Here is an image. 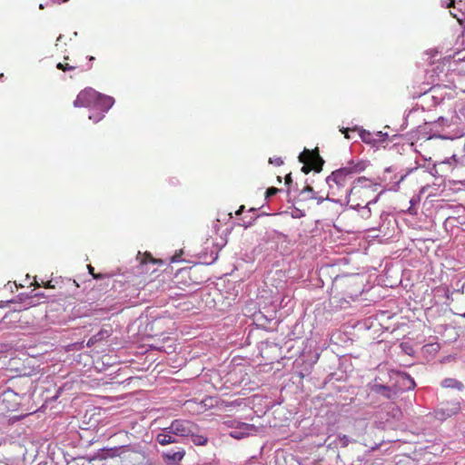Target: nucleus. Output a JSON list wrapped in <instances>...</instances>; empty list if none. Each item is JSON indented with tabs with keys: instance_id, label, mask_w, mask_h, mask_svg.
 I'll return each mask as SVG.
<instances>
[{
	"instance_id": "nucleus-29",
	"label": "nucleus",
	"mask_w": 465,
	"mask_h": 465,
	"mask_svg": "<svg viewBox=\"0 0 465 465\" xmlns=\"http://www.w3.org/2000/svg\"><path fill=\"white\" fill-rule=\"evenodd\" d=\"M56 68L59 69V70H63V71H71V70H74L75 67L72 66V65H70L68 64H64L62 63H58L56 64Z\"/></svg>"
},
{
	"instance_id": "nucleus-4",
	"label": "nucleus",
	"mask_w": 465,
	"mask_h": 465,
	"mask_svg": "<svg viewBox=\"0 0 465 465\" xmlns=\"http://www.w3.org/2000/svg\"><path fill=\"white\" fill-rule=\"evenodd\" d=\"M350 178H351V173L345 166L331 172L325 179L329 186V193H331V195L337 194Z\"/></svg>"
},
{
	"instance_id": "nucleus-48",
	"label": "nucleus",
	"mask_w": 465,
	"mask_h": 465,
	"mask_svg": "<svg viewBox=\"0 0 465 465\" xmlns=\"http://www.w3.org/2000/svg\"><path fill=\"white\" fill-rule=\"evenodd\" d=\"M217 258H218V252H216L214 253V256H213L212 260L210 262H207L206 263L212 264V263H213L217 260Z\"/></svg>"
},
{
	"instance_id": "nucleus-30",
	"label": "nucleus",
	"mask_w": 465,
	"mask_h": 465,
	"mask_svg": "<svg viewBox=\"0 0 465 465\" xmlns=\"http://www.w3.org/2000/svg\"><path fill=\"white\" fill-rule=\"evenodd\" d=\"M29 296H32V301L35 298H45V294L44 292H35V290H32L29 292Z\"/></svg>"
},
{
	"instance_id": "nucleus-12",
	"label": "nucleus",
	"mask_w": 465,
	"mask_h": 465,
	"mask_svg": "<svg viewBox=\"0 0 465 465\" xmlns=\"http://www.w3.org/2000/svg\"><path fill=\"white\" fill-rule=\"evenodd\" d=\"M18 381H20L21 384L25 386L24 389H21L19 391H15V389H7L2 393V395L6 397L9 393H14L15 395H17L22 399L29 397L33 387L32 381L28 378H20Z\"/></svg>"
},
{
	"instance_id": "nucleus-8",
	"label": "nucleus",
	"mask_w": 465,
	"mask_h": 465,
	"mask_svg": "<svg viewBox=\"0 0 465 465\" xmlns=\"http://www.w3.org/2000/svg\"><path fill=\"white\" fill-rule=\"evenodd\" d=\"M185 450L183 447L175 446L161 452V456L164 462L168 465H177L183 459Z\"/></svg>"
},
{
	"instance_id": "nucleus-7",
	"label": "nucleus",
	"mask_w": 465,
	"mask_h": 465,
	"mask_svg": "<svg viewBox=\"0 0 465 465\" xmlns=\"http://www.w3.org/2000/svg\"><path fill=\"white\" fill-rule=\"evenodd\" d=\"M26 318V312L21 311H11L4 315H0V323L9 325L12 328H22L23 323H29V321L22 322V318Z\"/></svg>"
},
{
	"instance_id": "nucleus-18",
	"label": "nucleus",
	"mask_w": 465,
	"mask_h": 465,
	"mask_svg": "<svg viewBox=\"0 0 465 465\" xmlns=\"http://www.w3.org/2000/svg\"><path fill=\"white\" fill-rule=\"evenodd\" d=\"M195 431L196 430H194L193 433L189 435V436H191L192 441L193 442V444H195L196 446L206 445V443L208 441L207 437H205L203 435L197 434Z\"/></svg>"
},
{
	"instance_id": "nucleus-10",
	"label": "nucleus",
	"mask_w": 465,
	"mask_h": 465,
	"mask_svg": "<svg viewBox=\"0 0 465 465\" xmlns=\"http://www.w3.org/2000/svg\"><path fill=\"white\" fill-rule=\"evenodd\" d=\"M371 391L374 393L383 396L388 400L396 399L401 393V389L395 386V384L393 386H388L384 384L374 383L371 386Z\"/></svg>"
},
{
	"instance_id": "nucleus-50",
	"label": "nucleus",
	"mask_w": 465,
	"mask_h": 465,
	"mask_svg": "<svg viewBox=\"0 0 465 465\" xmlns=\"http://www.w3.org/2000/svg\"><path fill=\"white\" fill-rule=\"evenodd\" d=\"M426 54H430V58H433L436 54H438L437 51H429L426 53Z\"/></svg>"
},
{
	"instance_id": "nucleus-55",
	"label": "nucleus",
	"mask_w": 465,
	"mask_h": 465,
	"mask_svg": "<svg viewBox=\"0 0 465 465\" xmlns=\"http://www.w3.org/2000/svg\"><path fill=\"white\" fill-rule=\"evenodd\" d=\"M45 288H52L53 285H51V282H48L46 284H45Z\"/></svg>"
},
{
	"instance_id": "nucleus-5",
	"label": "nucleus",
	"mask_w": 465,
	"mask_h": 465,
	"mask_svg": "<svg viewBox=\"0 0 465 465\" xmlns=\"http://www.w3.org/2000/svg\"><path fill=\"white\" fill-rule=\"evenodd\" d=\"M225 424L231 430L228 435L236 440L244 439L252 433L257 432V428L253 424L239 421L237 420H230Z\"/></svg>"
},
{
	"instance_id": "nucleus-60",
	"label": "nucleus",
	"mask_w": 465,
	"mask_h": 465,
	"mask_svg": "<svg viewBox=\"0 0 465 465\" xmlns=\"http://www.w3.org/2000/svg\"><path fill=\"white\" fill-rule=\"evenodd\" d=\"M292 190H294V191H298V184H295V186H294V187H292Z\"/></svg>"
},
{
	"instance_id": "nucleus-34",
	"label": "nucleus",
	"mask_w": 465,
	"mask_h": 465,
	"mask_svg": "<svg viewBox=\"0 0 465 465\" xmlns=\"http://www.w3.org/2000/svg\"><path fill=\"white\" fill-rule=\"evenodd\" d=\"M383 193L382 191H381V193H378V194H377V195H376L372 200L368 201V202L366 203V204H368L369 206H371V204L376 203L379 201V199H380V197H381V193Z\"/></svg>"
},
{
	"instance_id": "nucleus-14",
	"label": "nucleus",
	"mask_w": 465,
	"mask_h": 465,
	"mask_svg": "<svg viewBox=\"0 0 465 465\" xmlns=\"http://www.w3.org/2000/svg\"><path fill=\"white\" fill-rule=\"evenodd\" d=\"M440 386L444 389H452L458 391H463L465 386L463 382L455 378H445L440 381Z\"/></svg>"
},
{
	"instance_id": "nucleus-3",
	"label": "nucleus",
	"mask_w": 465,
	"mask_h": 465,
	"mask_svg": "<svg viewBox=\"0 0 465 465\" xmlns=\"http://www.w3.org/2000/svg\"><path fill=\"white\" fill-rule=\"evenodd\" d=\"M197 430V426L188 420H174L170 426L161 430L155 440L162 446L180 443Z\"/></svg>"
},
{
	"instance_id": "nucleus-33",
	"label": "nucleus",
	"mask_w": 465,
	"mask_h": 465,
	"mask_svg": "<svg viewBox=\"0 0 465 465\" xmlns=\"http://www.w3.org/2000/svg\"><path fill=\"white\" fill-rule=\"evenodd\" d=\"M416 169H417V167L411 168L405 174L401 175L400 180L395 183V187H398L400 183H401L408 174H410L411 173H412Z\"/></svg>"
},
{
	"instance_id": "nucleus-35",
	"label": "nucleus",
	"mask_w": 465,
	"mask_h": 465,
	"mask_svg": "<svg viewBox=\"0 0 465 465\" xmlns=\"http://www.w3.org/2000/svg\"><path fill=\"white\" fill-rule=\"evenodd\" d=\"M284 179H285V184L288 186H291L292 183V173L286 174ZM290 189H291V187H289V190Z\"/></svg>"
},
{
	"instance_id": "nucleus-63",
	"label": "nucleus",
	"mask_w": 465,
	"mask_h": 465,
	"mask_svg": "<svg viewBox=\"0 0 465 465\" xmlns=\"http://www.w3.org/2000/svg\"><path fill=\"white\" fill-rule=\"evenodd\" d=\"M39 8H40V9H44V8H45L44 5H43V4H40Z\"/></svg>"
},
{
	"instance_id": "nucleus-51",
	"label": "nucleus",
	"mask_w": 465,
	"mask_h": 465,
	"mask_svg": "<svg viewBox=\"0 0 465 465\" xmlns=\"http://www.w3.org/2000/svg\"><path fill=\"white\" fill-rule=\"evenodd\" d=\"M244 211V205L240 206L238 211H236V214L240 215Z\"/></svg>"
},
{
	"instance_id": "nucleus-56",
	"label": "nucleus",
	"mask_w": 465,
	"mask_h": 465,
	"mask_svg": "<svg viewBox=\"0 0 465 465\" xmlns=\"http://www.w3.org/2000/svg\"><path fill=\"white\" fill-rule=\"evenodd\" d=\"M87 59H88L90 62H92V61H94L95 58H94V56L90 55V56H87Z\"/></svg>"
},
{
	"instance_id": "nucleus-40",
	"label": "nucleus",
	"mask_w": 465,
	"mask_h": 465,
	"mask_svg": "<svg viewBox=\"0 0 465 465\" xmlns=\"http://www.w3.org/2000/svg\"><path fill=\"white\" fill-rule=\"evenodd\" d=\"M97 341H100V340L94 339V335H93V336L89 339V341H88V342H87V346H88V347H91V346H93L94 343H96Z\"/></svg>"
},
{
	"instance_id": "nucleus-28",
	"label": "nucleus",
	"mask_w": 465,
	"mask_h": 465,
	"mask_svg": "<svg viewBox=\"0 0 465 465\" xmlns=\"http://www.w3.org/2000/svg\"><path fill=\"white\" fill-rule=\"evenodd\" d=\"M281 192V189H278L276 187H270L266 190L265 197L270 198L273 195H275L277 193Z\"/></svg>"
},
{
	"instance_id": "nucleus-9",
	"label": "nucleus",
	"mask_w": 465,
	"mask_h": 465,
	"mask_svg": "<svg viewBox=\"0 0 465 465\" xmlns=\"http://www.w3.org/2000/svg\"><path fill=\"white\" fill-rule=\"evenodd\" d=\"M104 458L120 457L123 459L129 458L131 454H135L131 445H121L114 448H104L102 450Z\"/></svg>"
},
{
	"instance_id": "nucleus-38",
	"label": "nucleus",
	"mask_w": 465,
	"mask_h": 465,
	"mask_svg": "<svg viewBox=\"0 0 465 465\" xmlns=\"http://www.w3.org/2000/svg\"><path fill=\"white\" fill-rule=\"evenodd\" d=\"M257 217L253 218V219H251L250 221L248 222H245L244 220H242V225L244 226L245 228H248V227H251L253 223V221L256 220Z\"/></svg>"
},
{
	"instance_id": "nucleus-27",
	"label": "nucleus",
	"mask_w": 465,
	"mask_h": 465,
	"mask_svg": "<svg viewBox=\"0 0 465 465\" xmlns=\"http://www.w3.org/2000/svg\"><path fill=\"white\" fill-rule=\"evenodd\" d=\"M323 163H324L323 159L320 155H317L316 160H315V165L313 167L314 171L316 173L322 172Z\"/></svg>"
},
{
	"instance_id": "nucleus-47",
	"label": "nucleus",
	"mask_w": 465,
	"mask_h": 465,
	"mask_svg": "<svg viewBox=\"0 0 465 465\" xmlns=\"http://www.w3.org/2000/svg\"><path fill=\"white\" fill-rule=\"evenodd\" d=\"M310 171H311V167H309V166H307V165H303V166L302 167V173H306V174H307V173H310Z\"/></svg>"
},
{
	"instance_id": "nucleus-19",
	"label": "nucleus",
	"mask_w": 465,
	"mask_h": 465,
	"mask_svg": "<svg viewBox=\"0 0 465 465\" xmlns=\"http://www.w3.org/2000/svg\"><path fill=\"white\" fill-rule=\"evenodd\" d=\"M384 442V440H380L379 441H374L373 444H370V442L366 440V439H363L361 443L362 445H364L365 447H368V450L367 452L370 453V452H372V451H375L377 450L380 449V447L382 445V443Z\"/></svg>"
},
{
	"instance_id": "nucleus-44",
	"label": "nucleus",
	"mask_w": 465,
	"mask_h": 465,
	"mask_svg": "<svg viewBox=\"0 0 465 465\" xmlns=\"http://www.w3.org/2000/svg\"><path fill=\"white\" fill-rule=\"evenodd\" d=\"M14 302V300L9 301H1L0 302V308H5L8 306L9 303Z\"/></svg>"
},
{
	"instance_id": "nucleus-41",
	"label": "nucleus",
	"mask_w": 465,
	"mask_h": 465,
	"mask_svg": "<svg viewBox=\"0 0 465 465\" xmlns=\"http://www.w3.org/2000/svg\"><path fill=\"white\" fill-rule=\"evenodd\" d=\"M97 341H100V340L94 339V335H93V336L89 339V341H88V342H87V346H88V347H91V346H93L94 343H96Z\"/></svg>"
},
{
	"instance_id": "nucleus-43",
	"label": "nucleus",
	"mask_w": 465,
	"mask_h": 465,
	"mask_svg": "<svg viewBox=\"0 0 465 465\" xmlns=\"http://www.w3.org/2000/svg\"><path fill=\"white\" fill-rule=\"evenodd\" d=\"M275 233L277 234V239L278 240L282 239V240L286 241L287 238H288V236L286 234L282 233V232H275Z\"/></svg>"
},
{
	"instance_id": "nucleus-23",
	"label": "nucleus",
	"mask_w": 465,
	"mask_h": 465,
	"mask_svg": "<svg viewBox=\"0 0 465 465\" xmlns=\"http://www.w3.org/2000/svg\"><path fill=\"white\" fill-rule=\"evenodd\" d=\"M338 441L341 447L345 448L351 442H356L355 440L350 438L349 436L342 434L338 435Z\"/></svg>"
},
{
	"instance_id": "nucleus-36",
	"label": "nucleus",
	"mask_w": 465,
	"mask_h": 465,
	"mask_svg": "<svg viewBox=\"0 0 465 465\" xmlns=\"http://www.w3.org/2000/svg\"><path fill=\"white\" fill-rule=\"evenodd\" d=\"M367 461L365 456L358 457L356 461H353L351 465H361L362 462Z\"/></svg>"
},
{
	"instance_id": "nucleus-49",
	"label": "nucleus",
	"mask_w": 465,
	"mask_h": 465,
	"mask_svg": "<svg viewBox=\"0 0 465 465\" xmlns=\"http://www.w3.org/2000/svg\"><path fill=\"white\" fill-rule=\"evenodd\" d=\"M303 215H304V214H303L300 210H296V213H295V214L293 213V214H292V217H294V218H299V217H302V216H303Z\"/></svg>"
},
{
	"instance_id": "nucleus-64",
	"label": "nucleus",
	"mask_w": 465,
	"mask_h": 465,
	"mask_svg": "<svg viewBox=\"0 0 465 465\" xmlns=\"http://www.w3.org/2000/svg\"><path fill=\"white\" fill-rule=\"evenodd\" d=\"M461 317L465 318V312L461 314Z\"/></svg>"
},
{
	"instance_id": "nucleus-6",
	"label": "nucleus",
	"mask_w": 465,
	"mask_h": 465,
	"mask_svg": "<svg viewBox=\"0 0 465 465\" xmlns=\"http://www.w3.org/2000/svg\"><path fill=\"white\" fill-rule=\"evenodd\" d=\"M461 410L460 401L458 399L446 401L435 410V417L440 420H445L457 415Z\"/></svg>"
},
{
	"instance_id": "nucleus-20",
	"label": "nucleus",
	"mask_w": 465,
	"mask_h": 465,
	"mask_svg": "<svg viewBox=\"0 0 465 465\" xmlns=\"http://www.w3.org/2000/svg\"><path fill=\"white\" fill-rule=\"evenodd\" d=\"M380 218H381V221L382 222V223L381 224V229H380L381 231L382 230L383 227H385L386 224L388 226H390L391 223H393V224L396 223V220L393 218H391L390 213H388L386 212H382L380 215Z\"/></svg>"
},
{
	"instance_id": "nucleus-13",
	"label": "nucleus",
	"mask_w": 465,
	"mask_h": 465,
	"mask_svg": "<svg viewBox=\"0 0 465 465\" xmlns=\"http://www.w3.org/2000/svg\"><path fill=\"white\" fill-rule=\"evenodd\" d=\"M369 166V162L365 160H360L357 163H355L353 160L348 162L347 165L345 166L351 173V175L352 176L355 173H360L363 172L367 167Z\"/></svg>"
},
{
	"instance_id": "nucleus-31",
	"label": "nucleus",
	"mask_w": 465,
	"mask_h": 465,
	"mask_svg": "<svg viewBox=\"0 0 465 465\" xmlns=\"http://www.w3.org/2000/svg\"><path fill=\"white\" fill-rule=\"evenodd\" d=\"M269 163L276 166H281L283 163V161L281 157H272L269 159Z\"/></svg>"
},
{
	"instance_id": "nucleus-2",
	"label": "nucleus",
	"mask_w": 465,
	"mask_h": 465,
	"mask_svg": "<svg viewBox=\"0 0 465 465\" xmlns=\"http://www.w3.org/2000/svg\"><path fill=\"white\" fill-rule=\"evenodd\" d=\"M401 418L402 411L401 408L391 403L378 414L377 419L371 427L368 426V422H366L365 420L356 421V425L365 434L372 435L375 430H386L394 429Z\"/></svg>"
},
{
	"instance_id": "nucleus-62",
	"label": "nucleus",
	"mask_w": 465,
	"mask_h": 465,
	"mask_svg": "<svg viewBox=\"0 0 465 465\" xmlns=\"http://www.w3.org/2000/svg\"><path fill=\"white\" fill-rule=\"evenodd\" d=\"M249 212H252V213H254V212H256V209H255V208H251V209L249 210Z\"/></svg>"
},
{
	"instance_id": "nucleus-17",
	"label": "nucleus",
	"mask_w": 465,
	"mask_h": 465,
	"mask_svg": "<svg viewBox=\"0 0 465 465\" xmlns=\"http://www.w3.org/2000/svg\"><path fill=\"white\" fill-rule=\"evenodd\" d=\"M300 195L303 201L316 198V193L311 185H307L302 190H301Z\"/></svg>"
},
{
	"instance_id": "nucleus-25",
	"label": "nucleus",
	"mask_w": 465,
	"mask_h": 465,
	"mask_svg": "<svg viewBox=\"0 0 465 465\" xmlns=\"http://www.w3.org/2000/svg\"><path fill=\"white\" fill-rule=\"evenodd\" d=\"M111 335V331L108 330L102 329L96 334H94V339L97 340H104Z\"/></svg>"
},
{
	"instance_id": "nucleus-39",
	"label": "nucleus",
	"mask_w": 465,
	"mask_h": 465,
	"mask_svg": "<svg viewBox=\"0 0 465 465\" xmlns=\"http://www.w3.org/2000/svg\"><path fill=\"white\" fill-rule=\"evenodd\" d=\"M97 341H100V340L94 339V335H93V336L89 339V341H88V342H87V346H88V347H91V346H93L94 343H96Z\"/></svg>"
},
{
	"instance_id": "nucleus-1",
	"label": "nucleus",
	"mask_w": 465,
	"mask_h": 465,
	"mask_svg": "<svg viewBox=\"0 0 465 465\" xmlns=\"http://www.w3.org/2000/svg\"><path fill=\"white\" fill-rule=\"evenodd\" d=\"M114 104V97L101 94L91 87L81 91L74 101L75 107H87L93 111L89 114V119L94 123H98L104 119Z\"/></svg>"
},
{
	"instance_id": "nucleus-54",
	"label": "nucleus",
	"mask_w": 465,
	"mask_h": 465,
	"mask_svg": "<svg viewBox=\"0 0 465 465\" xmlns=\"http://www.w3.org/2000/svg\"><path fill=\"white\" fill-rule=\"evenodd\" d=\"M447 120L444 118V117H439L437 122H440V123H443V122H446Z\"/></svg>"
},
{
	"instance_id": "nucleus-58",
	"label": "nucleus",
	"mask_w": 465,
	"mask_h": 465,
	"mask_svg": "<svg viewBox=\"0 0 465 465\" xmlns=\"http://www.w3.org/2000/svg\"><path fill=\"white\" fill-rule=\"evenodd\" d=\"M411 204L413 205L415 203H416V200L414 198H412L411 201H410Z\"/></svg>"
},
{
	"instance_id": "nucleus-37",
	"label": "nucleus",
	"mask_w": 465,
	"mask_h": 465,
	"mask_svg": "<svg viewBox=\"0 0 465 465\" xmlns=\"http://www.w3.org/2000/svg\"><path fill=\"white\" fill-rule=\"evenodd\" d=\"M376 136L379 137L380 141H384L388 137V134L387 133H382V132H377L376 133Z\"/></svg>"
},
{
	"instance_id": "nucleus-46",
	"label": "nucleus",
	"mask_w": 465,
	"mask_h": 465,
	"mask_svg": "<svg viewBox=\"0 0 465 465\" xmlns=\"http://www.w3.org/2000/svg\"><path fill=\"white\" fill-rule=\"evenodd\" d=\"M350 130H351L350 128H344V127H342V128L341 129V132L342 134H345V137H346V138L350 139V135L347 134V132H348V131H350Z\"/></svg>"
},
{
	"instance_id": "nucleus-21",
	"label": "nucleus",
	"mask_w": 465,
	"mask_h": 465,
	"mask_svg": "<svg viewBox=\"0 0 465 465\" xmlns=\"http://www.w3.org/2000/svg\"><path fill=\"white\" fill-rule=\"evenodd\" d=\"M16 298L18 302H24L29 307L35 306L36 304L34 301H32V296H29V293H19Z\"/></svg>"
},
{
	"instance_id": "nucleus-42",
	"label": "nucleus",
	"mask_w": 465,
	"mask_h": 465,
	"mask_svg": "<svg viewBox=\"0 0 465 465\" xmlns=\"http://www.w3.org/2000/svg\"><path fill=\"white\" fill-rule=\"evenodd\" d=\"M348 205H349L350 209L357 210L359 212L361 211V207H362V205H361V203H356V204H353V203L350 204L349 203Z\"/></svg>"
},
{
	"instance_id": "nucleus-32",
	"label": "nucleus",
	"mask_w": 465,
	"mask_h": 465,
	"mask_svg": "<svg viewBox=\"0 0 465 465\" xmlns=\"http://www.w3.org/2000/svg\"><path fill=\"white\" fill-rule=\"evenodd\" d=\"M87 267L89 273L92 274L94 279L100 280L104 278V275L102 273L94 274V267L92 265H88Z\"/></svg>"
},
{
	"instance_id": "nucleus-45",
	"label": "nucleus",
	"mask_w": 465,
	"mask_h": 465,
	"mask_svg": "<svg viewBox=\"0 0 465 465\" xmlns=\"http://www.w3.org/2000/svg\"><path fill=\"white\" fill-rule=\"evenodd\" d=\"M304 153H310V151H308L307 149H304L303 153H300L298 158H299V161L301 163H303L305 161V158H304V155H303Z\"/></svg>"
},
{
	"instance_id": "nucleus-57",
	"label": "nucleus",
	"mask_w": 465,
	"mask_h": 465,
	"mask_svg": "<svg viewBox=\"0 0 465 465\" xmlns=\"http://www.w3.org/2000/svg\"><path fill=\"white\" fill-rule=\"evenodd\" d=\"M62 38H63V35H60L57 37L56 41H57V42H60V41H62Z\"/></svg>"
},
{
	"instance_id": "nucleus-26",
	"label": "nucleus",
	"mask_w": 465,
	"mask_h": 465,
	"mask_svg": "<svg viewBox=\"0 0 465 465\" xmlns=\"http://www.w3.org/2000/svg\"><path fill=\"white\" fill-rule=\"evenodd\" d=\"M371 213V208H370V206L368 204L365 203V205L361 207L360 215L362 218H364V219L370 218Z\"/></svg>"
},
{
	"instance_id": "nucleus-16",
	"label": "nucleus",
	"mask_w": 465,
	"mask_h": 465,
	"mask_svg": "<svg viewBox=\"0 0 465 465\" xmlns=\"http://www.w3.org/2000/svg\"><path fill=\"white\" fill-rule=\"evenodd\" d=\"M356 130L359 131V135L363 143L375 145L377 140L372 137V134L367 130H364L361 127H355Z\"/></svg>"
},
{
	"instance_id": "nucleus-52",
	"label": "nucleus",
	"mask_w": 465,
	"mask_h": 465,
	"mask_svg": "<svg viewBox=\"0 0 465 465\" xmlns=\"http://www.w3.org/2000/svg\"><path fill=\"white\" fill-rule=\"evenodd\" d=\"M431 98H432L433 101H442L443 100L442 97H438L436 95H432Z\"/></svg>"
},
{
	"instance_id": "nucleus-11",
	"label": "nucleus",
	"mask_w": 465,
	"mask_h": 465,
	"mask_svg": "<svg viewBox=\"0 0 465 465\" xmlns=\"http://www.w3.org/2000/svg\"><path fill=\"white\" fill-rule=\"evenodd\" d=\"M395 375L397 377L395 386L401 389V392L415 389L416 382L409 373L405 371H397Z\"/></svg>"
},
{
	"instance_id": "nucleus-53",
	"label": "nucleus",
	"mask_w": 465,
	"mask_h": 465,
	"mask_svg": "<svg viewBox=\"0 0 465 465\" xmlns=\"http://www.w3.org/2000/svg\"><path fill=\"white\" fill-rule=\"evenodd\" d=\"M394 170H395V169H394L392 166H390V167H387V168L385 169V173H391V172H393Z\"/></svg>"
},
{
	"instance_id": "nucleus-61",
	"label": "nucleus",
	"mask_w": 465,
	"mask_h": 465,
	"mask_svg": "<svg viewBox=\"0 0 465 465\" xmlns=\"http://www.w3.org/2000/svg\"><path fill=\"white\" fill-rule=\"evenodd\" d=\"M439 137H440V138H441V139H447V138H448V137H447V136H445V135H439Z\"/></svg>"
},
{
	"instance_id": "nucleus-22",
	"label": "nucleus",
	"mask_w": 465,
	"mask_h": 465,
	"mask_svg": "<svg viewBox=\"0 0 465 465\" xmlns=\"http://www.w3.org/2000/svg\"><path fill=\"white\" fill-rule=\"evenodd\" d=\"M54 393L52 396H46L45 399V401L46 403L55 401L61 395L62 391H64L63 387H56L54 386Z\"/></svg>"
},
{
	"instance_id": "nucleus-24",
	"label": "nucleus",
	"mask_w": 465,
	"mask_h": 465,
	"mask_svg": "<svg viewBox=\"0 0 465 465\" xmlns=\"http://www.w3.org/2000/svg\"><path fill=\"white\" fill-rule=\"evenodd\" d=\"M330 194H331V193H328L326 197L317 196V195H316V198H313V199L317 201V204H321V203H322L324 201H330V202H332V203H335L342 204V203H341V201L340 199H334V198H331V197H330Z\"/></svg>"
},
{
	"instance_id": "nucleus-15",
	"label": "nucleus",
	"mask_w": 465,
	"mask_h": 465,
	"mask_svg": "<svg viewBox=\"0 0 465 465\" xmlns=\"http://www.w3.org/2000/svg\"><path fill=\"white\" fill-rule=\"evenodd\" d=\"M367 182H369V180L364 176L359 177L353 181V186L346 190V204H349V203H351V194L357 188L358 184H361L363 189H369L371 187L370 185L367 184Z\"/></svg>"
},
{
	"instance_id": "nucleus-59",
	"label": "nucleus",
	"mask_w": 465,
	"mask_h": 465,
	"mask_svg": "<svg viewBox=\"0 0 465 465\" xmlns=\"http://www.w3.org/2000/svg\"><path fill=\"white\" fill-rule=\"evenodd\" d=\"M409 213H410V214H413V213H415V212H412V208H411V206L409 208Z\"/></svg>"
}]
</instances>
